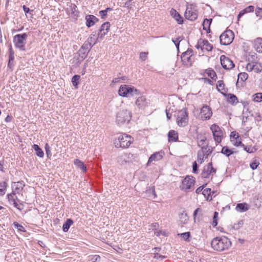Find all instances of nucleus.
<instances>
[{"instance_id": "nucleus-1", "label": "nucleus", "mask_w": 262, "mask_h": 262, "mask_svg": "<svg viewBox=\"0 0 262 262\" xmlns=\"http://www.w3.org/2000/svg\"><path fill=\"white\" fill-rule=\"evenodd\" d=\"M231 245L230 241L226 237H216L211 242V247L215 251H222L227 249Z\"/></svg>"}, {"instance_id": "nucleus-2", "label": "nucleus", "mask_w": 262, "mask_h": 262, "mask_svg": "<svg viewBox=\"0 0 262 262\" xmlns=\"http://www.w3.org/2000/svg\"><path fill=\"white\" fill-rule=\"evenodd\" d=\"M134 138L129 135L125 133L121 134L114 142L115 146L117 148H127L134 142Z\"/></svg>"}, {"instance_id": "nucleus-3", "label": "nucleus", "mask_w": 262, "mask_h": 262, "mask_svg": "<svg viewBox=\"0 0 262 262\" xmlns=\"http://www.w3.org/2000/svg\"><path fill=\"white\" fill-rule=\"evenodd\" d=\"M206 140V138H204L199 142L198 141V146L201 147V150L198 152V162L200 163H202L205 159H207L212 151V150L208 148V144L205 142Z\"/></svg>"}, {"instance_id": "nucleus-4", "label": "nucleus", "mask_w": 262, "mask_h": 262, "mask_svg": "<svg viewBox=\"0 0 262 262\" xmlns=\"http://www.w3.org/2000/svg\"><path fill=\"white\" fill-rule=\"evenodd\" d=\"M139 94V91L131 85H121L118 90V95L123 97H128L134 94Z\"/></svg>"}, {"instance_id": "nucleus-5", "label": "nucleus", "mask_w": 262, "mask_h": 262, "mask_svg": "<svg viewBox=\"0 0 262 262\" xmlns=\"http://www.w3.org/2000/svg\"><path fill=\"white\" fill-rule=\"evenodd\" d=\"M27 36L28 35L26 33L15 35L13 37V42L15 47L16 48H18L21 51H25V46L26 44Z\"/></svg>"}, {"instance_id": "nucleus-6", "label": "nucleus", "mask_w": 262, "mask_h": 262, "mask_svg": "<svg viewBox=\"0 0 262 262\" xmlns=\"http://www.w3.org/2000/svg\"><path fill=\"white\" fill-rule=\"evenodd\" d=\"M188 112L186 108L179 110L177 112L176 121L179 126H185L188 122Z\"/></svg>"}, {"instance_id": "nucleus-7", "label": "nucleus", "mask_w": 262, "mask_h": 262, "mask_svg": "<svg viewBox=\"0 0 262 262\" xmlns=\"http://www.w3.org/2000/svg\"><path fill=\"white\" fill-rule=\"evenodd\" d=\"M234 33L230 30H226L220 36V43L227 46L231 43L234 39Z\"/></svg>"}, {"instance_id": "nucleus-8", "label": "nucleus", "mask_w": 262, "mask_h": 262, "mask_svg": "<svg viewBox=\"0 0 262 262\" xmlns=\"http://www.w3.org/2000/svg\"><path fill=\"white\" fill-rule=\"evenodd\" d=\"M132 115L129 111L127 110L120 111L117 115L116 121L119 124L128 123L131 119Z\"/></svg>"}, {"instance_id": "nucleus-9", "label": "nucleus", "mask_w": 262, "mask_h": 262, "mask_svg": "<svg viewBox=\"0 0 262 262\" xmlns=\"http://www.w3.org/2000/svg\"><path fill=\"white\" fill-rule=\"evenodd\" d=\"M195 60V56L192 54L191 50L188 49L181 55V61L183 64L190 66Z\"/></svg>"}, {"instance_id": "nucleus-10", "label": "nucleus", "mask_w": 262, "mask_h": 262, "mask_svg": "<svg viewBox=\"0 0 262 262\" xmlns=\"http://www.w3.org/2000/svg\"><path fill=\"white\" fill-rule=\"evenodd\" d=\"M212 49V45L209 43L208 40L202 39L198 40V50H199L200 56H201V54H203L204 50L208 52L211 51Z\"/></svg>"}, {"instance_id": "nucleus-11", "label": "nucleus", "mask_w": 262, "mask_h": 262, "mask_svg": "<svg viewBox=\"0 0 262 262\" xmlns=\"http://www.w3.org/2000/svg\"><path fill=\"white\" fill-rule=\"evenodd\" d=\"M195 182V180L194 177L187 176L183 180L182 184L180 185V188L183 190L186 191L194 186Z\"/></svg>"}, {"instance_id": "nucleus-12", "label": "nucleus", "mask_w": 262, "mask_h": 262, "mask_svg": "<svg viewBox=\"0 0 262 262\" xmlns=\"http://www.w3.org/2000/svg\"><path fill=\"white\" fill-rule=\"evenodd\" d=\"M215 141L220 143L222 139L223 133L220 127L216 124H213L210 127Z\"/></svg>"}, {"instance_id": "nucleus-13", "label": "nucleus", "mask_w": 262, "mask_h": 262, "mask_svg": "<svg viewBox=\"0 0 262 262\" xmlns=\"http://www.w3.org/2000/svg\"><path fill=\"white\" fill-rule=\"evenodd\" d=\"M14 192L7 194V198L10 204H13L14 206L19 210L23 209V205L21 203L18 204L17 202H19L17 196Z\"/></svg>"}, {"instance_id": "nucleus-14", "label": "nucleus", "mask_w": 262, "mask_h": 262, "mask_svg": "<svg viewBox=\"0 0 262 262\" xmlns=\"http://www.w3.org/2000/svg\"><path fill=\"white\" fill-rule=\"evenodd\" d=\"M212 115L211 108L207 105H204L201 109L200 113V117L202 120H207L210 118Z\"/></svg>"}, {"instance_id": "nucleus-15", "label": "nucleus", "mask_w": 262, "mask_h": 262, "mask_svg": "<svg viewBox=\"0 0 262 262\" xmlns=\"http://www.w3.org/2000/svg\"><path fill=\"white\" fill-rule=\"evenodd\" d=\"M221 64L222 67L226 70L232 69L234 67L233 62L225 55H221L220 57Z\"/></svg>"}, {"instance_id": "nucleus-16", "label": "nucleus", "mask_w": 262, "mask_h": 262, "mask_svg": "<svg viewBox=\"0 0 262 262\" xmlns=\"http://www.w3.org/2000/svg\"><path fill=\"white\" fill-rule=\"evenodd\" d=\"M185 18L190 20H194L196 19V13L195 8L192 6L188 7L185 12Z\"/></svg>"}, {"instance_id": "nucleus-17", "label": "nucleus", "mask_w": 262, "mask_h": 262, "mask_svg": "<svg viewBox=\"0 0 262 262\" xmlns=\"http://www.w3.org/2000/svg\"><path fill=\"white\" fill-rule=\"evenodd\" d=\"M111 24L108 21L104 23L100 27L99 34L100 38H103L110 30Z\"/></svg>"}, {"instance_id": "nucleus-18", "label": "nucleus", "mask_w": 262, "mask_h": 262, "mask_svg": "<svg viewBox=\"0 0 262 262\" xmlns=\"http://www.w3.org/2000/svg\"><path fill=\"white\" fill-rule=\"evenodd\" d=\"M93 46L90 45L89 42L86 41L84 42V43L82 46L81 49L79 50V52L82 54L81 57L83 58H85L89 52L90 51L91 49Z\"/></svg>"}, {"instance_id": "nucleus-19", "label": "nucleus", "mask_w": 262, "mask_h": 262, "mask_svg": "<svg viewBox=\"0 0 262 262\" xmlns=\"http://www.w3.org/2000/svg\"><path fill=\"white\" fill-rule=\"evenodd\" d=\"M86 26L88 27L93 26L99 19L93 15H88L85 16Z\"/></svg>"}, {"instance_id": "nucleus-20", "label": "nucleus", "mask_w": 262, "mask_h": 262, "mask_svg": "<svg viewBox=\"0 0 262 262\" xmlns=\"http://www.w3.org/2000/svg\"><path fill=\"white\" fill-rule=\"evenodd\" d=\"M136 105L140 108H144L147 106V102L144 96H141L137 98L136 101Z\"/></svg>"}, {"instance_id": "nucleus-21", "label": "nucleus", "mask_w": 262, "mask_h": 262, "mask_svg": "<svg viewBox=\"0 0 262 262\" xmlns=\"http://www.w3.org/2000/svg\"><path fill=\"white\" fill-rule=\"evenodd\" d=\"M75 165L80 169L83 172H85L87 170L86 167L84 163L79 159H75L74 161Z\"/></svg>"}, {"instance_id": "nucleus-22", "label": "nucleus", "mask_w": 262, "mask_h": 262, "mask_svg": "<svg viewBox=\"0 0 262 262\" xmlns=\"http://www.w3.org/2000/svg\"><path fill=\"white\" fill-rule=\"evenodd\" d=\"M254 47L257 52L262 53V38H257L254 41Z\"/></svg>"}, {"instance_id": "nucleus-23", "label": "nucleus", "mask_w": 262, "mask_h": 262, "mask_svg": "<svg viewBox=\"0 0 262 262\" xmlns=\"http://www.w3.org/2000/svg\"><path fill=\"white\" fill-rule=\"evenodd\" d=\"M168 141L176 142L178 140V134L174 130H170L168 134Z\"/></svg>"}, {"instance_id": "nucleus-24", "label": "nucleus", "mask_w": 262, "mask_h": 262, "mask_svg": "<svg viewBox=\"0 0 262 262\" xmlns=\"http://www.w3.org/2000/svg\"><path fill=\"white\" fill-rule=\"evenodd\" d=\"M163 158V156L160 152H156L150 156L149 157L148 164L154 161H159Z\"/></svg>"}, {"instance_id": "nucleus-25", "label": "nucleus", "mask_w": 262, "mask_h": 262, "mask_svg": "<svg viewBox=\"0 0 262 262\" xmlns=\"http://www.w3.org/2000/svg\"><path fill=\"white\" fill-rule=\"evenodd\" d=\"M236 210L238 212H244L249 209L248 205L246 203H238L236 206Z\"/></svg>"}, {"instance_id": "nucleus-26", "label": "nucleus", "mask_w": 262, "mask_h": 262, "mask_svg": "<svg viewBox=\"0 0 262 262\" xmlns=\"http://www.w3.org/2000/svg\"><path fill=\"white\" fill-rule=\"evenodd\" d=\"M170 14L178 24H181L183 23V19L182 17L175 10H172L170 11Z\"/></svg>"}, {"instance_id": "nucleus-27", "label": "nucleus", "mask_w": 262, "mask_h": 262, "mask_svg": "<svg viewBox=\"0 0 262 262\" xmlns=\"http://www.w3.org/2000/svg\"><path fill=\"white\" fill-rule=\"evenodd\" d=\"M24 186L25 185L23 182H15L13 185V192L19 193L23 189Z\"/></svg>"}, {"instance_id": "nucleus-28", "label": "nucleus", "mask_w": 262, "mask_h": 262, "mask_svg": "<svg viewBox=\"0 0 262 262\" xmlns=\"http://www.w3.org/2000/svg\"><path fill=\"white\" fill-rule=\"evenodd\" d=\"M227 96V101L229 103L234 105L238 102V99L235 95L228 94Z\"/></svg>"}, {"instance_id": "nucleus-29", "label": "nucleus", "mask_w": 262, "mask_h": 262, "mask_svg": "<svg viewBox=\"0 0 262 262\" xmlns=\"http://www.w3.org/2000/svg\"><path fill=\"white\" fill-rule=\"evenodd\" d=\"M179 219V224L181 227L186 224L189 220L186 213H181L180 215Z\"/></svg>"}, {"instance_id": "nucleus-30", "label": "nucleus", "mask_w": 262, "mask_h": 262, "mask_svg": "<svg viewBox=\"0 0 262 262\" xmlns=\"http://www.w3.org/2000/svg\"><path fill=\"white\" fill-rule=\"evenodd\" d=\"M212 21V19H205L203 22L202 26L203 29L206 31L207 33L210 32V26Z\"/></svg>"}, {"instance_id": "nucleus-31", "label": "nucleus", "mask_w": 262, "mask_h": 262, "mask_svg": "<svg viewBox=\"0 0 262 262\" xmlns=\"http://www.w3.org/2000/svg\"><path fill=\"white\" fill-rule=\"evenodd\" d=\"M211 190L210 188L204 189L200 195H203L207 201H211L212 200V196H211Z\"/></svg>"}, {"instance_id": "nucleus-32", "label": "nucleus", "mask_w": 262, "mask_h": 262, "mask_svg": "<svg viewBox=\"0 0 262 262\" xmlns=\"http://www.w3.org/2000/svg\"><path fill=\"white\" fill-rule=\"evenodd\" d=\"M98 39V37L96 34H91L86 41L93 46L97 42Z\"/></svg>"}, {"instance_id": "nucleus-33", "label": "nucleus", "mask_w": 262, "mask_h": 262, "mask_svg": "<svg viewBox=\"0 0 262 262\" xmlns=\"http://www.w3.org/2000/svg\"><path fill=\"white\" fill-rule=\"evenodd\" d=\"M235 152V151L229 149L227 146H223L221 150V153L225 155L227 157H229Z\"/></svg>"}, {"instance_id": "nucleus-34", "label": "nucleus", "mask_w": 262, "mask_h": 262, "mask_svg": "<svg viewBox=\"0 0 262 262\" xmlns=\"http://www.w3.org/2000/svg\"><path fill=\"white\" fill-rule=\"evenodd\" d=\"M122 159L125 162H130L134 158V155L131 153H126L121 157Z\"/></svg>"}, {"instance_id": "nucleus-35", "label": "nucleus", "mask_w": 262, "mask_h": 262, "mask_svg": "<svg viewBox=\"0 0 262 262\" xmlns=\"http://www.w3.org/2000/svg\"><path fill=\"white\" fill-rule=\"evenodd\" d=\"M73 224V221L71 219H67L62 226V230L64 232H67L70 226Z\"/></svg>"}, {"instance_id": "nucleus-36", "label": "nucleus", "mask_w": 262, "mask_h": 262, "mask_svg": "<svg viewBox=\"0 0 262 262\" xmlns=\"http://www.w3.org/2000/svg\"><path fill=\"white\" fill-rule=\"evenodd\" d=\"M33 148L35 150L36 154L38 157L42 158L44 156L43 151L38 145L34 144L33 145Z\"/></svg>"}, {"instance_id": "nucleus-37", "label": "nucleus", "mask_w": 262, "mask_h": 262, "mask_svg": "<svg viewBox=\"0 0 262 262\" xmlns=\"http://www.w3.org/2000/svg\"><path fill=\"white\" fill-rule=\"evenodd\" d=\"M14 59V52H13L12 49H10V52H9V61L8 63V66L10 68L12 69L13 67V60Z\"/></svg>"}, {"instance_id": "nucleus-38", "label": "nucleus", "mask_w": 262, "mask_h": 262, "mask_svg": "<svg viewBox=\"0 0 262 262\" xmlns=\"http://www.w3.org/2000/svg\"><path fill=\"white\" fill-rule=\"evenodd\" d=\"M7 187V183L6 182L0 183V195H4L6 191Z\"/></svg>"}, {"instance_id": "nucleus-39", "label": "nucleus", "mask_w": 262, "mask_h": 262, "mask_svg": "<svg viewBox=\"0 0 262 262\" xmlns=\"http://www.w3.org/2000/svg\"><path fill=\"white\" fill-rule=\"evenodd\" d=\"M80 79V76L78 75H75L72 78V82L73 86L76 88H78V85L79 84V81Z\"/></svg>"}, {"instance_id": "nucleus-40", "label": "nucleus", "mask_w": 262, "mask_h": 262, "mask_svg": "<svg viewBox=\"0 0 262 262\" xmlns=\"http://www.w3.org/2000/svg\"><path fill=\"white\" fill-rule=\"evenodd\" d=\"M253 101L256 102L262 101V93H257L252 95Z\"/></svg>"}, {"instance_id": "nucleus-41", "label": "nucleus", "mask_w": 262, "mask_h": 262, "mask_svg": "<svg viewBox=\"0 0 262 262\" xmlns=\"http://www.w3.org/2000/svg\"><path fill=\"white\" fill-rule=\"evenodd\" d=\"M224 86L225 85L223 80H219L217 81V83L216 84V89L219 92H220L223 95L225 96L226 95L221 92V90H224Z\"/></svg>"}, {"instance_id": "nucleus-42", "label": "nucleus", "mask_w": 262, "mask_h": 262, "mask_svg": "<svg viewBox=\"0 0 262 262\" xmlns=\"http://www.w3.org/2000/svg\"><path fill=\"white\" fill-rule=\"evenodd\" d=\"M242 146L244 147L245 151L250 154L253 153L256 151V148L255 147L245 146L244 144Z\"/></svg>"}, {"instance_id": "nucleus-43", "label": "nucleus", "mask_w": 262, "mask_h": 262, "mask_svg": "<svg viewBox=\"0 0 262 262\" xmlns=\"http://www.w3.org/2000/svg\"><path fill=\"white\" fill-rule=\"evenodd\" d=\"M207 74L212 80H215L217 78L215 72L213 70H206Z\"/></svg>"}, {"instance_id": "nucleus-44", "label": "nucleus", "mask_w": 262, "mask_h": 262, "mask_svg": "<svg viewBox=\"0 0 262 262\" xmlns=\"http://www.w3.org/2000/svg\"><path fill=\"white\" fill-rule=\"evenodd\" d=\"M248 78V75L247 73L243 72L240 73L238 75V79H240L241 81H246Z\"/></svg>"}, {"instance_id": "nucleus-45", "label": "nucleus", "mask_w": 262, "mask_h": 262, "mask_svg": "<svg viewBox=\"0 0 262 262\" xmlns=\"http://www.w3.org/2000/svg\"><path fill=\"white\" fill-rule=\"evenodd\" d=\"M206 170H209V173L211 174L215 173L216 172V169L212 166V163L211 162L208 164L206 166Z\"/></svg>"}, {"instance_id": "nucleus-46", "label": "nucleus", "mask_w": 262, "mask_h": 262, "mask_svg": "<svg viewBox=\"0 0 262 262\" xmlns=\"http://www.w3.org/2000/svg\"><path fill=\"white\" fill-rule=\"evenodd\" d=\"M13 225L18 231L21 232H26L25 228L21 225L19 224L17 222H15L13 223Z\"/></svg>"}, {"instance_id": "nucleus-47", "label": "nucleus", "mask_w": 262, "mask_h": 262, "mask_svg": "<svg viewBox=\"0 0 262 262\" xmlns=\"http://www.w3.org/2000/svg\"><path fill=\"white\" fill-rule=\"evenodd\" d=\"M231 141L234 142V140L238 139L239 136L237 133L232 132L230 134Z\"/></svg>"}, {"instance_id": "nucleus-48", "label": "nucleus", "mask_w": 262, "mask_h": 262, "mask_svg": "<svg viewBox=\"0 0 262 262\" xmlns=\"http://www.w3.org/2000/svg\"><path fill=\"white\" fill-rule=\"evenodd\" d=\"M148 52H142L140 53L139 58L141 61H145L147 58Z\"/></svg>"}, {"instance_id": "nucleus-49", "label": "nucleus", "mask_w": 262, "mask_h": 262, "mask_svg": "<svg viewBox=\"0 0 262 262\" xmlns=\"http://www.w3.org/2000/svg\"><path fill=\"white\" fill-rule=\"evenodd\" d=\"M210 174H211V173H209V170H206V166H205L201 173L202 177L203 178H207L209 177Z\"/></svg>"}, {"instance_id": "nucleus-50", "label": "nucleus", "mask_w": 262, "mask_h": 262, "mask_svg": "<svg viewBox=\"0 0 262 262\" xmlns=\"http://www.w3.org/2000/svg\"><path fill=\"white\" fill-rule=\"evenodd\" d=\"M256 56H257V55L255 53H253L251 54H250L249 55V57H248V60L249 61H251L252 62H254L257 58Z\"/></svg>"}, {"instance_id": "nucleus-51", "label": "nucleus", "mask_w": 262, "mask_h": 262, "mask_svg": "<svg viewBox=\"0 0 262 262\" xmlns=\"http://www.w3.org/2000/svg\"><path fill=\"white\" fill-rule=\"evenodd\" d=\"M259 162L255 160L250 164V167L252 170H255L257 168Z\"/></svg>"}, {"instance_id": "nucleus-52", "label": "nucleus", "mask_w": 262, "mask_h": 262, "mask_svg": "<svg viewBox=\"0 0 262 262\" xmlns=\"http://www.w3.org/2000/svg\"><path fill=\"white\" fill-rule=\"evenodd\" d=\"M178 235L181 236L185 240H187L190 237V234L189 232H187L181 234H178Z\"/></svg>"}, {"instance_id": "nucleus-53", "label": "nucleus", "mask_w": 262, "mask_h": 262, "mask_svg": "<svg viewBox=\"0 0 262 262\" xmlns=\"http://www.w3.org/2000/svg\"><path fill=\"white\" fill-rule=\"evenodd\" d=\"M246 68L248 72H251L254 69V64L253 63H248Z\"/></svg>"}, {"instance_id": "nucleus-54", "label": "nucleus", "mask_w": 262, "mask_h": 262, "mask_svg": "<svg viewBox=\"0 0 262 262\" xmlns=\"http://www.w3.org/2000/svg\"><path fill=\"white\" fill-rule=\"evenodd\" d=\"M233 145L235 146H243L244 144L242 143L241 138H238V139L235 140L234 141Z\"/></svg>"}, {"instance_id": "nucleus-55", "label": "nucleus", "mask_w": 262, "mask_h": 262, "mask_svg": "<svg viewBox=\"0 0 262 262\" xmlns=\"http://www.w3.org/2000/svg\"><path fill=\"white\" fill-rule=\"evenodd\" d=\"M70 9L71 11V14H73L75 16L76 15V14H75V12L76 11L77 6L74 4H71L70 6Z\"/></svg>"}, {"instance_id": "nucleus-56", "label": "nucleus", "mask_w": 262, "mask_h": 262, "mask_svg": "<svg viewBox=\"0 0 262 262\" xmlns=\"http://www.w3.org/2000/svg\"><path fill=\"white\" fill-rule=\"evenodd\" d=\"M200 80H204V82L205 83H208L210 85H213V81H212L211 80L208 79V78H200L199 79Z\"/></svg>"}, {"instance_id": "nucleus-57", "label": "nucleus", "mask_w": 262, "mask_h": 262, "mask_svg": "<svg viewBox=\"0 0 262 262\" xmlns=\"http://www.w3.org/2000/svg\"><path fill=\"white\" fill-rule=\"evenodd\" d=\"M99 14L102 19H105L107 16V12L105 10L100 11Z\"/></svg>"}, {"instance_id": "nucleus-58", "label": "nucleus", "mask_w": 262, "mask_h": 262, "mask_svg": "<svg viewBox=\"0 0 262 262\" xmlns=\"http://www.w3.org/2000/svg\"><path fill=\"white\" fill-rule=\"evenodd\" d=\"M246 10L248 13L253 12L254 9V7L253 6L250 5L245 8Z\"/></svg>"}, {"instance_id": "nucleus-59", "label": "nucleus", "mask_w": 262, "mask_h": 262, "mask_svg": "<svg viewBox=\"0 0 262 262\" xmlns=\"http://www.w3.org/2000/svg\"><path fill=\"white\" fill-rule=\"evenodd\" d=\"M248 13L247 11L246 10L245 8L242 10L239 14H238L237 18L238 20L241 18L242 16H243L245 14Z\"/></svg>"}, {"instance_id": "nucleus-60", "label": "nucleus", "mask_w": 262, "mask_h": 262, "mask_svg": "<svg viewBox=\"0 0 262 262\" xmlns=\"http://www.w3.org/2000/svg\"><path fill=\"white\" fill-rule=\"evenodd\" d=\"M45 149H46L47 155L48 157H49V155H51V151L50 150L49 145L47 143L45 145Z\"/></svg>"}, {"instance_id": "nucleus-61", "label": "nucleus", "mask_w": 262, "mask_h": 262, "mask_svg": "<svg viewBox=\"0 0 262 262\" xmlns=\"http://www.w3.org/2000/svg\"><path fill=\"white\" fill-rule=\"evenodd\" d=\"M241 102L243 105L244 108H246V107H247L249 104V102L248 101L241 100Z\"/></svg>"}, {"instance_id": "nucleus-62", "label": "nucleus", "mask_w": 262, "mask_h": 262, "mask_svg": "<svg viewBox=\"0 0 262 262\" xmlns=\"http://www.w3.org/2000/svg\"><path fill=\"white\" fill-rule=\"evenodd\" d=\"M262 11V8H260V7H257L255 10V14L257 16L259 15V13Z\"/></svg>"}, {"instance_id": "nucleus-63", "label": "nucleus", "mask_w": 262, "mask_h": 262, "mask_svg": "<svg viewBox=\"0 0 262 262\" xmlns=\"http://www.w3.org/2000/svg\"><path fill=\"white\" fill-rule=\"evenodd\" d=\"M253 70L256 73H259L261 72V70L259 69L258 66L256 64H254V69Z\"/></svg>"}, {"instance_id": "nucleus-64", "label": "nucleus", "mask_w": 262, "mask_h": 262, "mask_svg": "<svg viewBox=\"0 0 262 262\" xmlns=\"http://www.w3.org/2000/svg\"><path fill=\"white\" fill-rule=\"evenodd\" d=\"M24 12L26 14L29 12L30 9L28 7H27L26 6L24 5L23 7Z\"/></svg>"}]
</instances>
